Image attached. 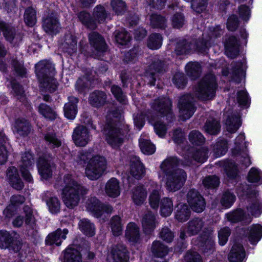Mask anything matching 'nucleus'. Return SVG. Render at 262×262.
Wrapping results in <instances>:
<instances>
[{
	"mask_svg": "<svg viewBox=\"0 0 262 262\" xmlns=\"http://www.w3.org/2000/svg\"><path fill=\"white\" fill-rule=\"evenodd\" d=\"M88 189L79 183L72 175H65L63 179L61 196L65 205L69 209L77 206L82 196L86 194Z\"/></svg>",
	"mask_w": 262,
	"mask_h": 262,
	"instance_id": "f257e3e1",
	"label": "nucleus"
},
{
	"mask_svg": "<svg viewBox=\"0 0 262 262\" xmlns=\"http://www.w3.org/2000/svg\"><path fill=\"white\" fill-rule=\"evenodd\" d=\"M35 72L42 88L50 93L56 91L57 84L53 77L55 68L52 63L46 60L40 61L35 65Z\"/></svg>",
	"mask_w": 262,
	"mask_h": 262,
	"instance_id": "f03ea898",
	"label": "nucleus"
},
{
	"mask_svg": "<svg viewBox=\"0 0 262 262\" xmlns=\"http://www.w3.org/2000/svg\"><path fill=\"white\" fill-rule=\"evenodd\" d=\"M117 118V116L115 115V111L108 114L107 122L103 129L106 141L113 147L120 146L123 141V135L116 123Z\"/></svg>",
	"mask_w": 262,
	"mask_h": 262,
	"instance_id": "7ed1b4c3",
	"label": "nucleus"
},
{
	"mask_svg": "<svg viewBox=\"0 0 262 262\" xmlns=\"http://www.w3.org/2000/svg\"><path fill=\"white\" fill-rule=\"evenodd\" d=\"M217 86L214 75L208 74L199 83L194 91L195 95L202 100H211L215 96Z\"/></svg>",
	"mask_w": 262,
	"mask_h": 262,
	"instance_id": "20e7f679",
	"label": "nucleus"
},
{
	"mask_svg": "<svg viewBox=\"0 0 262 262\" xmlns=\"http://www.w3.org/2000/svg\"><path fill=\"white\" fill-rule=\"evenodd\" d=\"M107 168L105 158L100 155L92 157L85 169V174L90 180H97L105 172Z\"/></svg>",
	"mask_w": 262,
	"mask_h": 262,
	"instance_id": "39448f33",
	"label": "nucleus"
},
{
	"mask_svg": "<svg viewBox=\"0 0 262 262\" xmlns=\"http://www.w3.org/2000/svg\"><path fill=\"white\" fill-rule=\"evenodd\" d=\"M167 66L164 60L158 58H154L145 72V77L148 83L150 85H155L156 81L159 79L160 75L166 71Z\"/></svg>",
	"mask_w": 262,
	"mask_h": 262,
	"instance_id": "423d86ee",
	"label": "nucleus"
},
{
	"mask_svg": "<svg viewBox=\"0 0 262 262\" xmlns=\"http://www.w3.org/2000/svg\"><path fill=\"white\" fill-rule=\"evenodd\" d=\"M192 165V161L189 159V157H184V160H180L176 157H169L164 160L160 166L161 171L166 176L171 174L175 171L177 167L190 166Z\"/></svg>",
	"mask_w": 262,
	"mask_h": 262,
	"instance_id": "0eeeda50",
	"label": "nucleus"
},
{
	"mask_svg": "<svg viewBox=\"0 0 262 262\" xmlns=\"http://www.w3.org/2000/svg\"><path fill=\"white\" fill-rule=\"evenodd\" d=\"M166 176V188L168 191L172 192L180 189L187 179L185 171L180 168H178L174 172Z\"/></svg>",
	"mask_w": 262,
	"mask_h": 262,
	"instance_id": "6e6552de",
	"label": "nucleus"
},
{
	"mask_svg": "<svg viewBox=\"0 0 262 262\" xmlns=\"http://www.w3.org/2000/svg\"><path fill=\"white\" fill-rule=\"evenodd\" d=\"M194 102V98L191 94L184 95L179 98L178 106L182 120L188 119L193 115L195 110Z\"/></svg>",
	"mask_w": 262,
	"mask_h": 262,
	"instance_id": "1a4fd4ad",
	"label": "nucleus"
},
{
	"mask_svg": "<svg viewBox=\"0 0 262 262\" xmlns=\"http://www.w3.org/2000/svg\"><path fill=\"white\" fill-rule=\"evenodd\" d=\"M151 108L161 116H166L167 119L171 121L173 119L172 102L166 97H160L155 99L151 103Z\"/></svg>",
	"mask_w": 262,
	"mask_h": 262,
	"instance_id": "9d476101",
	"label": "nucleus"
},
{
	"mask_svg": "<svg viewBox=\"0 0 262 262\" xmlns=\"http://www.w3.org/2000/svg\"><path fill=\"white\" fill-rule=\"evenodd\" d=\"M187 202L191 209L198 213L204 211L206 207L205 199L201 194L195 189H191L186 195Z\"/></svg>",
	"mask_w": 262,
	"mask_h": 262,
	"instance_id": "9b49d317",
	"label": "nucleus"
},
{
	"mask_svg": "<svg viewBox=\"0 0 262 262\" xmlns=\"http://www.w3.org/2000/svg\"><path fill=\"white\" fill-rule=\"evenodd\" d=\"M129 252L126 247L118 244L112 247L110 253L107 255V262H128Z\"/></svg>",
	"mask_w": 262,
	"mask_h": 262,
	"instance_id": "f8f14e48",
	"label": "nucleus"
},
{
	"mask_svg": "<svg viewBox=\"0 0 262 262\" xmlns=\"http://www.w3.org/2000/svg\"><path fill=\"white\" fill-rule=\"evenodd\" d=\"M91 138L92 135L86 126L79 125L74 128L72 139L77 146H85L91 141Z\"/></svg>",
	"mask_w": 262,
	"mask_h": 262,
	"instance_id": "ddd939ff",
	"label": "nucleus"
},
{
	"mask_svg": "<svg viewBox=\"0 0 262 262\" xmlns=\"http://www.w3.org/2000/svg\"><path fill=\"white\" fill-rule=\"evenodd\" d=\"M88 37L90 44L98 54L106 52L107 45L104 37L101 34L97 32L93 31L89 33Z\"/></svg>",
	"mask_w": 262,
	"mask_h": 262,
	"instance_id": "4468645a",
	"label": "nucleus"
},
{
	"mask_svg": "<svg viewBox=\"0 0 262 262\" xmlns=\"http://www.w3.org/2000/svg\"><path fill=\"white\" fill-rule=\"evenodd\" d=\"M212 228H205L202 236V250L204 253L210 254L214 250V242L212 236Z\"/></svg>",
	"mask_w": 262,
	"mask_h": 262,
	"instance_id": "2eb2a0df",
	"label": "nucleus"
},
{
	"mask_svg": "<svg viewBox=\"0 0 262 262\" xmlns=\"http://www.w3.org/2000/svg\"><path fill=\"white\" fill-rule=\"evenodd\" d=\"M239 42L236 37L230 36L225 38V53L229 58L233 59L237 57L239 54Z\"/></svg>",
	"mask_w": 262,
	"mask_h": 262,
	"instance_id": "dca6fc26",
	"label": "nucleus"
},
{
	"mask_svg": "<svg viewBox=\"0 0 262 262\" xmlns=\"http://www.w3.org/2000/svg\"><path fill=\"white\" fill-rule=\"evenodd\" d=\"M42 27L46 32L49 34H56L59 31L58 19L56 15L52 13L44 18L42 20Z\"/></svg>",
	"mask_w": 262,
	"mask_h": 262,
	"instance_id": "f3484780",
	"label": "nucleus"
},
{
	"mask_svg": "<svg viewBox=\"0 0 262 262\" xmlns=\"http://www.w3.org/2000/svg\"><path fill=\"white\" fill-rule=\"evenodd\" d=\"M130 174L136 179L141 178L145 173V168L139 158L136 156H131L130 160Z\"/></svg>",
	"mask_w": 262,
	"mask_h": 262,
	"instance_id": "a211bd4d",
	"label": "nucleus"
},
{
	"mask_svg": "<svg viewBox=\"0 0 262 262\" xmlns=\"http://www.w3.org/2000/svg\"><path fill=\"white\" fill-rule=\"evenodd\" d=\"M227 220L231 224H236L243 222L245 224H249L251 222V218H248L241 209H236L225 214Z\"/></svg>",
	"mask_w": 262,
	"mask_h": 262,
	"instance_id": "6ab92c4d",
	"label": "nucleus"
},
{
	"mask_svg": "<svg viewBox=\"0 0 262 262\" xmlns=\"http://www.w3.org/2000/svg\"><path fill=\"white\" fill-rule=\"evenodd\" d=\"M37 166L39 173L42 178L47 179L52 176V167L53 164L50 160L40 157L38 159Z\"/></svg>",
	"mask_w": 262,
	"mask_h": 262,
	"instance_id": "aec40b11",
	"label": "nucleus"
},
{
	"mask_svg": "<svg viewBox=\"0 0 262 262\" xmlns=\"http://www.w3.org/2000/svg\"><path fill=\"white\" fill-rule=\"evenodd\" d=\"M43 139L50 148L54 149L58 148L62 142L56 132L51 128H48L43 133Z\"/></svg>",
	"mask_w": 262,
	"mask_h": 262,
	"instance_id": "412c9836",
	"label": "nucleus"
},
{
	"mask_svg": "<svg viewBox=\"0 0 262 262\" xmlns=\"http://www.w3.org/2000/svg\"><path fill=\"white\" fill-rule=\"evenodd\" d=\"M107 98V95L104 92L95 90L90 94L89 101L92 106L99 107L106 103Z\"/></svg>",
	"mask_w": 262,
	"mask_h": 262,
	"instance_id": "4be33fe9",
	"label": "nucleus"
},
{
	"mask_svg": "<svg viewBox=\"0 0 262 262\" xmlns=\"http://www.w3.org/2000/svg\"><path fill=\"white\" fill-rule=\"evenodd\" d=\"M142 224L144 231L146 234L151 233L156 227V216L151 211L147 210L144 214Z\"/></svg>",
	"mask_w": 262,
	"mask_h": 262,
	"instance_id": "5701e85b",
	"label": "nucleus"
},
{
	"mask_svg": "<svg viewBox=\"0 0 262 262\" xmlns=\"http://www.w3.org/2000/svg\"><path fill=\"white\" fill-rule=\"evenodd\" d=\"M228 112L226 113V115L227 117L225 123L226 127L228 132L234 133L241 126L240 116L237 113L231 114V115Z\"/></svg>",
	"mask_w": 262,
	"mask_h": 262,
	"instance_id": "b1692460",
	"label": "nucleus"
},
{
	"mask_svg": "<svg viewBox=\"0 0 262 262\" xmlns=\"http://www.w3.org/2000/svg\"><path fill=\"white\" fill-rule=\"evenodd\" d=\"M77 43V41L76 37L69 33L66 34L64 40L61 43L60 47L64 52L71 54L76 52Z\"/></svg>",
	"mask_w": 262,
	"mask_h": 262,
	"instance_id": "393cba45",
	"label": "nucleus"
},
{
	"mask_svg": "<svg viewBox=\"0 0 262 262\" xmlns=\"http://www.w3.org/2000/svg\"><path fill=\"white\" fill-rule=\"evenodd\" d=\"M68 233V229H64L61 230V229L59 228L55 232L48 235L46 239V244L50 245L55 244L59 246L61 243L62 239H66Z\"/></svg>",
	"mask_w": 262,
	"mask_h": 262,
	"instance_id": "a878e982",
	"label": "nucleus"
},
{
	"mask_svg": "<svg viewBox=\"0 0 262 262\" xmlns=\"http://www.w3.org/2000/svg\"><path fill=\"white\" fill-rule=\"evenodd\" d=\"M69 101L64 106V116L69 119H74L77 113V104L78 99L74 97H69Z\"/></svg>",
	"mask_w": 262,
	"mask_h": 262,
	"instance_id": "bb28decb",
	"label": "nucleus"
},
{
	"mask_svg": "<svg viewBox=\"0 0 262 262\" xmlns=\"http://www.w3.org/2000/svg\"><path fill=\"white\" fill-rule=\"evenodd\" d=\"M221 125L220 120L215 118L209 117L206 120L204 129L211 135H216L221 130Z\"/></svg>",
	"mask_w": 262,
	"mask_h": 262,
	"instance_id": "cd10ccee",
	"label": "nucleus"
},
{
	"mask_svg": "<svg viewBox=\"0 0 262 262\" xmlns=\"http://www.w3.org/2000/svg\"><path fill=\"white\" fill-rule=\"evenodd\" d=\"M105 192L110 197L116 198L120 194L119 182L117 179L112 178L106 183Z\"/></svg>",
	"mask_w": 262,
	"mask_h": 262,
	"instance_id": "c85d7f7f",
	"label": "nucleus"
},
{
	"mask_svg": "<svg viewBox=\"0 0 262 262\" xmlns=\"http://www.w3.org/2000/svg\"><path fill=\"white\" fill-rule=\"evenodd\" d=\"M122 216V215H115L110 220L109 226L113 234L115 236H118L122 233L123 228Z\"/></svg>",
	"mask_w": 262,
	"mask_h": 262,
	"instance_id": "c756f323",
	"label": "nucleus"
},
{
	"mask_svg": "<svg viewBox=\"0 0 262 262\" xmlns=\"http://www.w3.org/2000/svg\"><path fill=\"white\" fill-rule=\"evenodd\" d=\"M146 189L142 185H138L132 190V198L137 205H141L145 201L147 197Z\"/></svg>",
	"mask_w": 262,
	"mask_h": 262,
	"instance_id": "7c9ffc66",
	"label": "nucleus"
},
{
	"mask_svg": "<svg viewBox=\"0 0 262 262\" xmlns=\"http://www.w3.org/2000/svg\"><path fill=\"white\" fill-rule=\"evenodd\" d=\"M245 257V252L243 246L235 244L233 246L229 254L230 262H242Z\"/></svg>",
	"mask_w": 262,
	"mask_h": 262,
	"instance_id": "2f4dec72",
	"label": "nucleus"
},
{
	"mask_svg": "<svg viewBox=\"0 0 262 262\" xmlns=\"http://www.w3.org/2000/svg\"><path fill=\"white\" fill-rule=\"evenodd\" d=\"M14 130L19 135L26 137L31 132V126L30 122L25 119H18L15 121Z\"/></svg>",
	"mask_w": 262,
	"mask_h": 262,
	"instance_id": "473e14b6",
	"label": "nucleus"
},
{
	"mask_svg": "<svg viewBox=\"0 0 262 262\" xmlns=\"http://www.w3.org/2000/svg\"><path fill=\"white\" fill-rule=\"evenodd\" d=\"M101 203L96 197H91L87 200L85 207L95 217L99 218L101 216Z\"/></svg>",
	"mask_w": 262,
	"mask_h": 262,
	"instance_id": "72a5a7b5",
	"label": "nucleus"
},
{
	"mask_svg": "<svg viewBox=\"0 0 262 262\" xmlns=\"http://www.w3.org/2000/svg\"><path fill=\"white\" fill-rule=\"evenodd\" d=\"M204 225L205 222L203 219L194 218L188 223L187 232L189 235H196L202 230Z\"/></svg>",
	"mask_w": 262,
	"mask_h": 262,
	"instance_id": "f704fd0d",
	"label": "nucleus"
},
{
	"mask_svg": "<svg viewBox=\"0 0 262 262\" xmlns=\"http://www.w3.org/2000/svg\"><path fill=\"white\" fill-rule=\"evenodd\" d=\"M208 150L206 148H201L198 149H194L191 151L189 155L185 157H189V159L192 161H194L198 163H204L208 158Z\"/></svg>",
	"mask_w": 262,
	"mask_h": 262,
	"instance_id": "c9c22d12",
	"label": "nucleus"
},
{
	"mask_svg": "<svg viewBox=\"0 0 262 262\" xmlns=\"http://www.w3.org/2000/svg\"><path fill=\"white\" fill-rule=\"evenodd\" d=\"M94 77L92 70L86 71L85 76L77 80L76 83L77 90L80 92H82L85 89H89L91 86V80L93 79Z\"/></svg>",
	"mask_w": 262,
	"mask_h": 262,
	"instance_id": "e433bc0d",
	"label": "nucleus"
},
{
	"mask_svg": "<svg viewBox=\"0 0 262 262\" xmlns=\"http://www.w3.org/2000/svg\"><path fill=\"white\" fill-rule=\"evenodd\" d=\"M79 20L88 28L94 30L97 25L91 14L85 11H82L77 14Z\"/></svg>",
	"mask_w": 262,
	"mask_h": 262,
	"instance_id": "4c0bfd02",
	"label": "nucleus"
},
{
	"mask_svg": "<svg viewBox=\"0 0 262 262\" xmlns=\"http://www.w3.org/2000/svg\"><path fill=\"white\" fill-rule=\"evenodd\" d=\"M62 262H82L81 255L74 248H67L63 252Z\"/></svg>",
	"mask_w": 262,
	"mask_h": 262,
	"instance_id": "58836bf2",
	"label": "nucleus"
},
{
	"mask_svg": "<svg viewBox=\"0 0 262 262\" xmlns=\"http://www.w3.org/2000/svg\"><path fill=\"white\" fill-rule=\"evenodd\" d=\"M194 47L191 39H179L176 43L175 51L178 55L186 54L193 49Z\"/></svg>",
	"mask_w": 262,
	"mask_h": 262,
	"instance_id": "ea45409f",
	"label": "nucleus"
},
{
	"mask_svg": "<svg viewBox=\"0 0 262 262\" xmlns=\"http://www.w3.org/2000/svg\"><path fill=\"white\" fill-rule=\"evenodd\" d=\"M150 250L152 254L158 257H162L168 253V248L159 241H154L151 246Z\"/></svg>",
	"mask_w": 262,
	"mask_h": 262,
	"instance_id": "a19ab883",
	"label": "nucleus"
},
{
	"mask_svg": "<svg viewBox=\"0 0 262 262\" xmlns=\"http://www.w3.org/2000/svg\"><path fill=\"white\" fill-rule=\"evenodd\" d=\"M125 236L130 242H137L140 238L139 228L135 223H129L125 230Z\"/></svg>",
	"mask_w": 262,
	"mask_h": 262,
	"instance_id": "79ce46f5",
	"label": "nucleus"
},
{
	"mask_svg": "<svg viewBox=\"0 0 262 262\" xmlns=\"http://www.w3.org/2000/svg\"><path fill=\"white\" fill-rule=\"evenodd\" d=\"M167 20L166 17L157 13L150 16V25L153 28L164 29L167 26Z\"/></svg>",
	"mask_w": 262,
	"mask_h": 262,
	"instance_id": "37998d69",
	"label": "nucleus"
},
{
	"mask_svg": "<svg viewBox=\"0 0 262 262\" xmlns=\"http://www.w3.org/2000/svg\"><path fill=\"white\" fill-rule=\"evenodd\" d=\"M78 226L80 230L86 236L92 237L95 233V227L90 220L83 219L80 220Z\"/></svg>",
	"mask_w": 262,
	"mask_h": 262,
	"instance_id": "c03bdc74",
	"label": "nucleus"
},
{
	"mask_svg": "<svg viewBox=\"0 0 262 262\" xmlns=\"http://www.w3.org/2000/svg\"><path fill=\"white\" fill-rule=\"evenodd\" d=\"M45 199L50 211L52 213H56L60 211V203L57 197L51 196L49 192H47L45 195Z\"/></svg>",
	"mask_w": 262,
	"mask_h": 262,
	"instance_id": "a18cd8bd",
	"label": "nucleus"
},
{
	"mask_svg": "<svg viewBox=\"0 0 262 262\" xmlns=\"http://www.w3.org/2000/svg\"><path fill=\"white\" fill-rule=\"evenodd\" d=\"M262 237V226L259 224L253 225L250 227L248 237L249 242L253 245L256 244Z\"/></svg>",
	"mask_w": 262,
	"mask_h": 262,
	"instance_id": "49530a36",
	"label": "nucleus"
},
{
	"mask_svg": "<svg viewBox=\"0 0 262 262\" xmlns=\"http://www.w3.org/2000/svg\"><path fill=\"white\" fill-rule=\"evenodd\" d=\"M232 79L238 83L241 82L242 77L245 76V72L243 69V64L242 62H237L232 63Z\"/></svg>",
	"mask_w": 262,
	"mask_h": 262,
	"instance_id": "de8ad7c7",
	"label": "nucleus"
},
{
	"mask_svg": "<svg viewBox=\"0 0 262 262\" xmlns=\"http://www.w3.org/2000/svg\"><path fill=\"white\" fill-rule=\"evenodd\" d=\"M185 69L187 75L193 80L199 77L202 72L201 66L196 62L188 63Z\"/></svg>",
	"mask_w": 262,
	"mask_h": 262,
	"instance_id": "09e8293b",
	"label": "nucleus"
},
{
	"mask_svg": "<svg viewBox=\"0 0 262 262\" xmlns=\"http://www.w3.org/2000/svg\"><path fill=\"white\" fill-rule=\"evenodd\" d=\"M160 210L163 216H168L171 214L173 210V203L171 199L163 198L161 200Z\"/></svg>",
	"mask_w": 262,
	"mask_h": 262,
	"instance_id": "8fccbe9b",
	"label": "nucleus"
},
{
	"mask_svg": "<svg viewBox=\"0 0 262 262\" xmlns=\"http://www.w3.org/2000/svg\"><path fill=\"white\" fill-rule=\"evenodd\" d=\"M107 13L105 8L102 5L96 6L93 12V18L95 20L96 23H103L107 17Z\"/></svg>",
	"mask_w": 262,
	"mask_h": 262,
	"instance_id": "3c124183",
	"label": "nucleus"
},
{
	"mask_svg": "<svg viewBox=\"0 0 262 262\" xmlns=\"http://www.w3.org/2000/svg\"><path fill=\"white\" fill-rule=\"evenodd\" d=\"M190 215V209L186 204H181L178 206L175 217L179 221L183 222L187 220Z\"/></svg>",
	"mask_w": 262,
	"mask_h": 262,
	"instance_id": "603ef678",
	"label": "nucleus"
},
{
	"mask_svg": "<svg viewBox=\"0 0 262 262\" xmlns=\"http://www.w3.org/2000/svg\"><path fill=\"white\" fill-rule=\"evenodd\" d=\"M192 43L194 46L193 49H196V50L201 53H204L208 50L210 43L209 40L205 39L204 38V35L202 38H199L197 40H194L191 39Z\"/></svg>",
	"mask_w": 262,
	"mask_h": 262,
	"instance_id": "864d4df0",
	"label": "nucleus"
},
{
	"mask_svg": "<svg viewBox=\"0 0 262 262\" xmlns=\"http://www.w3.org/2000/svg\"><path fill=\"white\" fill-rule=\"evenodd\" d=\"M114 34L116 42L121 45H127L131 39L129 34L124 29L115 31Z\"/></svg>",
	"mask_w": 262,
	"mask_h": 262,
	"instance_id": "5fc2aeb1",
	"label": "nucleus"
},
{
	"mask_svg": "<svg viewBox=\"0 0 262 262\" xmlns=\"http://www.w3.org/2000/svg\"><path fill=\"white\" fill-rule=\"evenodd\" d=\"M38 111L45 118L54 120L56 118L55 111L51 107L45 103H41L38 106Z\"/></svg>",
	"mask_w": 262,
	"mask_h": 262,
	"instance_id": "6e6d98bb",
	"label": "nucleus"
},
{
	"mask_svg": "<svg viewBox=\"0 0 262 262\" xmlns=\"http://www.w3.org/2000/svg\"><path fill=\"white\" fill-rule=\"evenodd\" d=\"M111 91L116 100L122 104L127 103V99L126 96L123 94L121 88L117 85H112L111 88Z\"/></svg>",
	"mask_w": 262,
	"mask_h": 262,
	"instance_id": "4d7b16f0",
	"label": "nucleus"
},
{
	"mask_svg": "<svg viewBox=\"0 0 262 262\" xmlns=\"http://www.w3.org/2000/svg\"><path fill=\"white\" fill-rule=\"evenodd\" d=\"M11 65L15 73L21 77H25L26 74V70L24 67V63L22 61L17 60L16 57L11 58Z\"/></svg>",
	"mask_w": 262,
	"mask_h": 262,
	"instance_id": "13d9d810",
	"label": "nucleus"
},
{
	"mask_svg": "<svg viewBox=\"0 0 262 262\" xmlns=\"http://www.w3.org/2000/svg\"><path fill=\"white\" fill-rule=\"evenodd\" d=\"M11 65L15 73L21 77H25L26 74V70L24 67V63L22 61L17 60L16 57L11 58Z\"/></svg>",
	"mask_w": 262,
	"mask_h": 262,
	"instance_id": "bf43d9fd",
	"label": "nucleus"
},
{
	"mask_svg": "<svg viewBox=\"0 0 262 262\" xmlns=\"http://www.w3.org/2000/svg\"><path fill=\"white\" fill-rule=\"evenodd\" d=\"M162 43V36L158 33H153L149 36L147 46L151 49H158L161 47Z\"/></svg>",
	"mask_w": 262,
	"mask_h": 262,
	"instance_id": "052dcab7",
	"label": "nucleus"
},
{
	"mask_svg": "<svg viewBox=\"0 0 262 262\" xmlns=\"http://www.w3.org/2000/svg\"><path fill=\"white\" fill-rule=\"evenodd\" d=\"M24 21L30 27L33 26L36 22V11L32 7H28L24 13Z\"/></svg>",
	"mask_w": 262,
	"mask_h": 262,
	"instance_id": "680f3d73",
	"label": "nucleus"
},
{
	"mask_svg": "<svg viewBox=\"0 0 262 262\" xmlns=\"http://www.w3.org/2000/svg\"><path fill=\"white\" fill-rule=\"evenodd\" d=\"M13 237L6 230H0V247L3 249L9 248L12 243Z\"/></svg>",
	"mask_w": 262,
	"mask_h": 262,
	"instance_id": "e2e57ef3",
	"label": "nucleus"
},
{
	"mask_svg": "<svg viewBox=\"0 0 262 262\" xmlns=\"http://www.w3.org/2000/svg\"><path fill=\"white\" fill-rule=\"evenodd\" d=\"M189 140L193 145H201L204 143L205 138L200 132L193 130L189 134Z\"/></svg>",
	"mask_w": 262,
	"mask_h": 262,
	"instance_id": "0e129e2a",
	"label": "nucleus"
},
{
	"mask_svg": "<svg viewBox=\"0 0 262 262\" xmlns=\"http://www.w3.org/2000/svg\"><path fill=\"white\" fill-rule=\"evenodd\" d=\"M202 184L206 189H214L219 186L220 180L215 176H209L203 179Z\"/></svg>",
	"mask_w": 262,
	"mask_h": 262,
	"instance_id": "69168bd1",
	"label": "nucleus"
},
{
	"mask_svg": "<svg viewBox=\"0 0 262 262\" xmlns=\"http://www.w3.org/2000/svg\"><path fill=\"white\" fill-rule=\"evenodd\" d=\"M139 145L141 151L144 154L151 155L155 151V146L148 140L140 139L139 140Z\"/></svg>",
	"mask_w": 262,
	"mask_h": 262,
	"instance_id": "338daca9",
	"label": "nucleus"
},
{
	"mask_svg": "<svg viewBox=\"0 0 262 262\" xmlns=\"http://www.w3.org/2000/svg\"><path fill=\"white\" fill-rule=\"evenodd\" d=\"M247 210L252 215L255 216H258L262 212V204L258 199H255L249 204L247 207Z\"/></svg>",
	"mask_w": 262,
	"mask_h": 262,
	"instance_id": "774afa93",
	"label": "nucleus"
}]
</instances>
